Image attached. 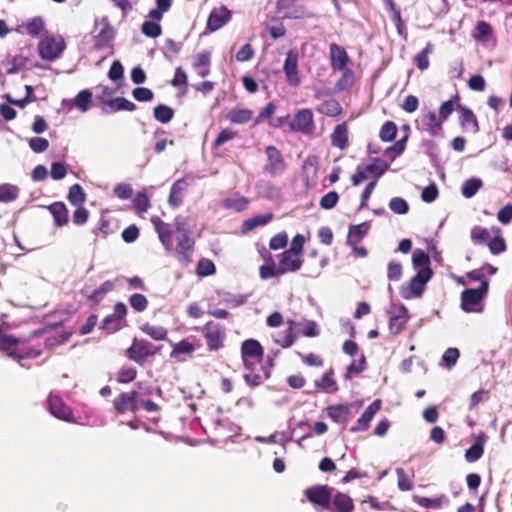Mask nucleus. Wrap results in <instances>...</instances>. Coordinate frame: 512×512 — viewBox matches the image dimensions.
Here are the masks:
<instances>
[{"label":"nucleus","mask_w":512,"mask_h":512,"mask_svg":"<svg viewBox=\"0 0 512 512\" xmlns=\"http://www.w3.org/2000/svg\"><path fill=\"white\" fill-rule=\"evenodd\" d=\"M159 240L167 252H174L177 261L187 267L192 262L195 241L190 235L176 236L177 244H173V229L171 225L163 222L160 218H152Z\"/></svg>","instance_id":"obj_1"},{"label":"nucleus","mask_w":512,"mask_h":512,"mask_svg":"<svg viewBox=\"0 0 512 512\" xmlns=\"http://www.w3.org/2000/svg\"><path fill=\"white\" fill-rule=\"evenodd\" d=\"M334 488L327 484H317L304 490L306 500L318 512H328Z\"/></svg>","instance_id":"obj_2"},{"label":"nucleus","mask_w":512,"mask_h":512,"mask_svg":"<svg viewBox=\"0 0 512 512\" xmlns=\"http://www.w3.org/2000/svg\"><path fill=\"white\" fill-rule=\"evenodd\" d=\"M488 282H482L478 288H468L461 293V307L467 312H480L483 310L482 300L487 295Z\"/></svg>","instance_id":"obj_3"},{"label":"nucleus","mask_w":512,"mask_h":512,"mask_svg":"<svg viewBox=\"0 0 512 512\" xmlns=\"http://www.w3.org/2000/svg\"><path fill=\"white\" fill-rule=\"evenodd\" d=\"M158 348L155 347L152 343L144 340L134 338L132 345L125 350V356L143 366L147 363L150 357H153L157 354Z\"/></svg>","instance_id":"obj_4"},{"label":"nucleus","mask_w":512,"mask_h":512,"mask_svg":"<svg viewBox=\"0 0 512 512\" xmlns=\"http://www.w3.org/2000/svg\"><path fill=\"white\" fill-rule=\"evenodd\" d=\"M433 272L431 268L419 269L406 286H402L400 294L405 299L420 297L425 290L426 283L431 279Z\"/></svg>","instance_id":"obj_5"},{"label":"nucleus","mask_w":512,"mask_h":512,"mask_svg":"<svg viewBox=\"0 0 512 512\" xmlns=\"http://www.w3.org/2000/svg\"><path fill=\"white\" fill-rule=\"evenodd\" d=\"M263 353V347L257 340H245L241 345V357L245 369H257L262 364Z\"/></svg>","instance_id":"obj_6"},{"label":"nucleus","mask_w":512,"mask_h":512,"mask_svg":"<svg viewBox=\"0 0 512 512\" xmlns=\"http://www.w3.org/2000/svg\"><path fill=\"white\" fill-rule=\"evenodd\" d=\"M202 332L208 350L216 351L224 346L226 333L225 329L221 325L213 322H206L202 328Z\"/></svg>","instance_id":"obj_7"},{"label":"nucleus","mask_w":512,"mask_h":512,"mask_svg":"<svg viewBox=\"0 0 512 512\" xmlns=\"http://www.w3.org/2000/svg\"><path fill=\"white\" fill-rule=\"evenodd\" d=\"M140 393L136 390L121 392L113 400V406L118 414L135 413L139 409Z\"/></svg>","instance_id":"obj_8"},{"label":"nucleus","mask_w":512,"mask_h":512,"mask_svg":"<svg viewBox=\"0 0 512 512\" xmlns=\"http://www.w3.org/2000/svg\"><path fill=\"white\" fill-rule=\"evenodd\" d=\"M47 401L49 411L55 418L69 423L76 422L73 410L64 402L60 396L50 394Z\"/></svg>","instance_id":"obj_9"},{"label":"nucleus","mask_w":512,"mask_h":512,"mask_svg":"<svg viewBox=\"0 0 512 512\" xmlns=\"http://www.w3.org/2000/svg\"><path fill=\"white\" fill-rule=\"evenodd\" d=\"M289 126H290V130L293 132H301L303 134H311L315 128L312 111L307 108L299 110L294 115Z\"/></svg>","instance_id":"obj_10"},{"label":"nucleus","mask_w":512,"mask_h":512,"mask_svg":"<svg viewBox=\"0 0 512 512\" xmlns=\"http://www.w3.org/2000/svg\"><path fill=\"white\" fill-rule=\"evenodd\" d=\"M283 71L291 87H298L300 85L301 78L298 71V52L296 50L291 49L287 52Z\"/></svg>","instance_id":"obj_11"},{"label":"nucleus","mask_w":512,"mask_h":512,"mask_svg":"<svg viewBox=\"0 0 512 512\" xmlns=\"http://www.w3.org/2000/svg\"><path fill=\"white\" fill-rule=\"evenodd\" d=\"M101 24L103 25L102 29L94 36L93 48L95 50H102L104 48L111 47V43L116 36V30L109 22L107 16H103L101 18Z\"/></svg>","instance_id":"obj_12"},{"label":"nucleus","mask_w":512,"mask_h":512,"mask_svg":"<svg viewBox=\"0 0 512 512\" xmlns=\"http://www.w3.org/2000/svg\"><path fill=\"white\" fill-rule=\"evenodd\" d=\"M231 17L232 12L226 6L214 8L208 16L206 29L209 32H215L226 25Z\"/></svg>","instance_id":"obj_13"},{"label":"nucleus","mask_w":512,"mask_h":512,"mask_svg":"<svg viewBox=\"0 0 512 512\" xmlns=\"http://www.w3.org/2000/svg\"><path fill=\"white\" fill-rule=\"evenodd\" d=\"M65 49L62 39L50 38L39 43V53L43 59L55 60L60 57Z\"/></svg>","instance_id":"obj_14"},{"label":"nucleus","mask_w":512,"mask_h":512,"mask_svg":"<svg viewBox=\"0 0 512 512\" xmlns=\"http://www.w3.org/2000/svg\"><path fill=\"white\" fill-rule=\"evenodd\" d=\"M267 155L268 164L266 170L271 175H280L285 170V162L281 151L275 146H267L265 149Z\"/></svg>","instance_id":"obj_15"},{"label":"nucleus","mask_w":512,"mask_h":512,"mask_svg":"<svg viewBox=\"0 0 512 512\" xmlns=\"http://www.w3.org/2000/svg\"><path fill=\"white\" fill-rule=\"evenodd\" d=\"M289 325L284 330L273 333V339L277 345L282 348L291 347L299 336L297 331V322H288Z\"/></svg>","instance_id":"obj_16"},{"label":"nucleus","mask_w":512,"mask_h":512,"mask_svg":"<svg viewBox=\"0 0 512 512\" xmlns=\"http://www.w3.org/2000/svg\"><path fill=\"white\" fill-rule=\"evenodd\" d=\"M353 499L347 493L336 491L332 493V500L328 512H354Z\"/></svg>","instance_id":"obj_17"},{"label":"nucleus","mask_w":512,"mask_h":512,"mask_svg":"<svg viewBox=\"0 0 512 512\" xmlns=\"http://www.w3.org/2000/svg\"><path fill=\"white\" fill-rule=\"evenodd\" d=\"M381 400H374L362 413V415L357 420V424L350 428V431L353 433L359 431H366L369 428L370 421L374 418L375 414L381 409Z\"/></svg>","instance_id":"obj_18"},{"label":"nucleus","mask_w":512,"mask_h":512,"mask_svg":"<svg viewBox=\"0 0 512 512\" xmlns=\"http://www.w3.org/2000/svg\"><path fill=\"white\" fill-rule=\"evenodd\" d=\"M194 351L195 346L184 339L172 345L170 358L178 363L186 362L188 359L192 358Z\"/></svg>","instance_id":"obj_19"},{"label":"nucleus","mask_w":512,"mask_h":512,"mask_svg":"<svg viewBox=\"0 0 512 512\" xmlns=\"http://www.w3.org/2000/svg\"><path fill=\"white\" fill-rule=\"evenodd\" d=\"M134 110H136V105L124 97L112 98L105 103V106H101V112L104 115H108L118 111Z\"/></svg>","instance_id":"obj_20"},{"label":"nucleus","mask_w":512,"mask_h":512,"mask_svg":"<svg viewBox=\"0 0 512 512\" xmlns=\"http://www.w3.org/2000/svg\"><path fill=\"white\" fill-rule=\"evenodd\" d=\"M329 50L332 69L334 71H343L349 60L346 50L336 43H332Z\"/></svg>","instance_id":"obj_21"},{"label":"nucleus","mask_w":512,"mask_h":512,"mask_svg":"<svg viewBox=\"0 0 512 512\" xmlns=\"http://www.w3.org/2000/svg\"><path fill=\"white\" fill-rule=\"evenodd\" d=\"M458 111L460 113V125L463 128V130L471 132L473 134L478 133L479 124L473 111L462 105L458 106Z\"/></svg>","instance_id":"obj_22"},{"label":"nucleus","mask_w":512,"mask_h":512,"mask_svg":"<svg viewBox=\"0 0 512 512\" xmlns=\"http://www.w3.org/2000/svg\"><path fill=\"white\" fill-rule=\"evenodd\" d=\"M280 261H279V272L282 274L288 273V272H296L298 271L302 266V260L299 257V255H295L289 252H282L280 254Z\"/></svg>","instance_id":"obj_23"},{"label":"nucleus","mask_w":512,"mask_h":512,"mask_svg":"<svg viewBox=\"0 0 512 512\" xmlns=\"http://www.w3.org/2000/svg\"><path fill=\"white\" fill-rule=\"evenodd\" d=\"M193 182V177L186 176L185 178L175 181L170 189L168 202L170 205L177 207L182 203V193L189 185L188 180Z\"/></svg>","instance_id":"obj_24"},{"label":"nucleus","mask_w":512,"mask_h":512,"mask_svg":"<svg viewBox=\"0 0 512 512\" xmlns=\"http://www.w3.org/2000/svg\"><path fill=\"white\" fill-rule=\"evenodd\" d=\"M247 373L244 374V380L250 387L260 386L264 380L269 378V371L260 364L257 369H246Z\"/></svg>","instance_id":"obj_25"},{"label":"nucleus","mask_w":512,"mask_h":512,"mask_svg":"<svg viewBox=\"0 0 512 512\" xmlns=\"http://www.w3.org/2000/svg\"><path fill=\"white\" fill-rule=\"evenodd\" d=\"M487 437L484 433L479 434L475 437V441L470 448L465 452V459L467 462H475L479 460L484 453V445Z\"/></svg>","instance_id":"obj_26"},{"label":"nucleus","mask_w":512,"mask_h":512,"mask_svg":"<svg viewBox=\"0 0 512 512\" xmlns=\"http://www.w3.org/2000/svg\"><path fill=\"white\" fill-rule=\"evenodd\" d=\"M49 212L54 219L56 227H62L68 223L69 213L66 205L63 202H54L48 206Z\"/></svg>","instance_id":"obj_27"},{"label":"nucleus","mask_w":512,"mask_h":512,"mask_svg":"<svg viewBox=\"0 0 512 512\" xmlns=\"http://www.w3.org/2000/svg\"><path fill=\"white\" fill-rule=\"evenodd\" d=\"M330 138L332 146L341 150L346 149L348 146V126L346 122L338 124L334 128Z\"/></svg>","instance_id":"obj_28"},{"label":"nucleus","mask_w":512,"mask_h":512,"mask_svg":"<svg viewBox=\"0 0 512 512\" xmlns=\"http://www.w3.org/2000/svg\"><path fill=\"white\" fill-rule=\"evenodd\" d=\"M370 223L363 222L358 225H351L347 235V245H356L360 242L369 232Z\"/></svg>","instance_id":"obj_29"},{"label":"nucleus","mask_w":512,"mask_h":512,"mask_svg":"<svg viewBox=\"0 0 512 512\" xmlns=\"http://www.w3.org/2000/svg\"><path fill=\"white\" fill-rule=\"evenodd\" d=\"M248 300L247 294H233L230 292L219 293V303L228 308H236L245 304Z\"/></svg>","instance_id":"obj_30"},{"label":"nucleus","mask_w":512,"mask_h":512,"mask_svg":"<svg viewBox=\"0 0 512 512\" xmlns=\"http://www.w3.org/2000/svg\"><path fill=\"white\" fill-rule=\"evenodd\" d=\"M114 289V283L112 281H105L100 287L94 289L90 294L87 295V299L91 305L100 303L104 297Z\"/></svg>","instance_id":"obj_31"},{"label":"nucleus","mask_w":512,"mask_h":512,"mask_svg":"<svg viewBox=\"0 0 512 512\" xmlns=\"http://www.w3.org/2000/svg\"><path fill=\"white\" fill-rule=\"evenodd\" d=\"M333 369L325 372L319 380L315 381V386L323 389L327 393H335L338 391V385L334 379Z\"/></svg>","instance_id":"obj_32"},{"label":"nucleus","mask_w":512,"mask_h":512,"mask_svg":"<svg viewBox=\"0 0 512 512\" xmlns=\"http://www.w3.org/2000/svg\"><path fill=\"white\" fill-rule=\"evenodd\" d=\"M424 124L427 126V131L432 137L443 135V128L440 119L435 112H429L423 119Z\"/></svg>","instance_id":"obj_33"},{"label":"nucleus","mask_w":512,"mask_h":512,"mask_svg":"<svg viewBox=\"0 0 512 512\" xmlns=\"http://www.w3.org/2000/svg\"><path fill=\"white\" fill-rule=\"evenodd\" d=\"M272 218H273L272 213L255 215L252 218H249L243 222L242 231L248 232V231L255 229L256 227L264 226V225L268 224L272 220Z\"/></svg>","instance_id":"obj_34"},{"label":"nucleus","mask_w":512,"mask_h":512,"mask_svg":"<svg viewBox=\"0 0 512 512\" xmlns=\"http://www.w3.org/2000/svg\"><path fill=\"white\" fill-rule=\"evenodd\" d=\"M93 94L89 89L81 90L73 99L74 106L81 112H87L92 105Z\"/></svg>","instance_id":"obj_35"},{"label":"nucleus","mask_w":512,"mask_h":512,"mask_svg":"<svg viewBox=\"0 0 512 512\" xmlns=\"http://www.w3.org/2000/svg\"><path fill=\"white\" fill-rule=\"evenodd\" d=\"M20 189L18 186L4 183L0 184V202L10 203L15 201L19 196Z\"/></svg>","instance_id":"obj_36"},{"label":"nucleus","mask_w":512,"mask_h":512,"mask_svg":"<svg viewBox=\"0 0 512 512\" xmlns=\"http://www.w3.org/2000/svg\"><path fill=\"white\" fill-rule=\"evenodd\" d=\"M253 112L249 109H231L227 119L234 124H245L252 119Z\"/></svg>","instance_id":"obj_37"},{"label":"nucleus","mask_w":512,"mask_h":512,"mask_svg":"<svg viewBox=\"0 0 512 512\" xmlns=\"http://www.w3.org/2000/svg\"><path fill=\"white\" fill-rule=\"evenodd\" d=\"M153 116L158 122L166 124L173 119L174 110L168 105L159 104L154 107Z\"/></svg>","instance_id":"obj_38"},{"label":"nucleus","mask_w":512,"mask_h":512,"mask_svg":"<svg viewBox=\"0 0 512 512\" xmlns=\"http://www.w3.org/2000/svg\"><path fill=\"white\" fill-rule=\"evenodd\" d=\"M140 329L156 341L165 340L167 336V330L164 327L149 322L143 324Z\"/></svg>","instance_id":"obj_39"},{"label":"nucleus","mask_w":512,"mask_h":512,"mask_svg":"<svg viewBox=\"0 0 512 512\" xmlns=\"http://www.w3.org/2000/svg\"><path fill=\"white\" fill-rule=\"evenodd\" d=\"M423 147L425 154L430 158L432 165L436 168L440 165V149L438 145L432 140H424Z\"/></svg>","instance_id":"obj_40"},{"label":"nucleus","mask_w":512,"mask_h":512,"mask_svg":"<svg viewBox=\"0 0 512 512\" xmlns=\"http://www.w3.org/2000/svg\"><path fill=\"white\" fill-rule=\"evenodd\" d=\"M265 260L267 263L265 265H262L259 270L260 277L262 279H270L275 276L283 275L282 273L279 272V265L276 266L270 253H268V258H265Z\"/></svg>","instance_id":"obj_41"},{"label":"nucleus","mask_w":512,"mask_h":512,"mask_svg":"<svg viewBox=\"0 0 512 512\" xmlns=\"http://www.w3.org/2000/svg\"><path fill=\"white\" fill-rule=\"evenodd\" d=\"M67 199L73 206H81L86 200V194L79 184H74L69 188Z\"/></svg>","instance_id":"obj_42"},{"label":"nucleus","mask_w":512,"mask_h":512,"mask_svg":"<svg viewBox=\"0 0 512 512\" xmlns=\"http://www.w3.org/2000/svg\"><path fill=\"white\" fill-rule=\"evenodd\" d=\"M327 411L329 417L336 423L345 422L349 415L348 406L343 404L329 406Z\"/></svg>","instance_id":"obj_43"},{"label":"nucleus","mask_w":512,"mask_h":512,"mask_svg":"<svg viewBox=\"0 0 512 512\" xmlns=\"http://www.w3.org/2000/svg\"><path fill=\"white\" fill-rule=\"evenodd\" d=\"M413 500L421 507L431 509V508H439L444 502H448V499L445 495H441L437 498L431 499L427 497H422L418 495L413 496Z\"/></svg>","instance_id":"obj_44"},{"label":"nucleus","mask_w":512,"mask_h":512,"mask_svg":"<svg viewBox=\"0 0 512 512\" xmlns=\"http://www.w3.org/2000/svg\"><path fill=\"white\" fill-rule=\"evenodd\" d=\"M492 32L493 30L489 23L479 21L473 31V37L480 42H486L492 36Z\"/></svg>","instance_id":"obj_45"},{"label":"nucleus","mask_w":512,"mask_h":512,"mask_svg":"<svg viewBox=\"0 0 512 512\" xmlns=\"http://www.w3.org/2000/svg\"><path fill=\"white\" fill-rule=\"evenodd\" d=\"M482 180L478 178H471L466 180L461 188L462 195L466 198L473 197L482 186Z\"/></svg>","instance_id":"obj_46"},{"label":"nucleus","mask_w":512,"mask_h":512,"mask_svg":"<svg viewBox=\"0 0 512 512\" xmlns=\"http://www.w3.org/2000/svg\"><path fill=\"white\" fill-rule=\"evenodd\" d=\"M248 204H249L248 199L245 197H242V196L226 198L223 201V206L226 209H232L237 212H241V211H244L245 209H247Z\"/></svg>","instance_id":"obj_47"},{"label":"nucleus","mask_w":512,"mask_h":512,"mask_svg":"<svg viewBox=\"0 0 512 512\" xmlns=\"http://www.w3.org/2000/svg\"><path fill=\"white\" fill-rule=\"evenodd\" d=\"M490 238V233L486 228L474 226L471 229V240L474 244L487 245Z\"/></svg>","instance_id":"obj_48"},{"label":"nucleus","mask_w":512,"mask_h":512,"mask_svg":"<svg viewBox=\"0 0 512 512\" xmlns=\"http://www.w3.org/2000/svg\"><path fill=\"white\" fill-rule=\"evenodd\" d=\"M365 167L368 173L375 176L374 180H378V178H380L389 168V164L379 158H375L372 163L366 165Z\"/></svg>","instance_id":"obj_49"},{"label":"nucleus","mask_w":512,"mask_h":512,"mask_svg":"<svg viewBox=\"0 0 512 512\" xmlns=\"http://www.w3.org/2000/svg\"><path fill=\"white\" fill-rule=\"evenodd\" d=\"M137 376V370L132 366H122L116 373V381L118 383H130L135 380Z\"/></svg>","instance_id":"obj_50"},{"label":"nucleus","mask_w":512,"mask_h":512,"mask_svg":"<svg viewBox=\"0 0 512 512\" xmlns=\"http://www.w3.org/2000/svg\"><path fill=\"white\" fill-rule=\"evenodd\" d=\"M414 269L430 268L429 255L421 249H416L412 255Z\"/></svg>","instance_id":"obj_51"},{"label":"nucleus","mask_w":512,"mask_h":512,"mask_svg":"<svg viewBox=\"0 0 512 512\" xmlns=\"http://www.w3.org/2000/svg\"><path fill=\"white\" fill-rule=\"evenodd\" d=\"M433 46L428 43L425 48L414 57V64L420 70H425L429 67L428 55L432 52Z\"/></svg>","instance_id":"obj_52"},{"label":"nucleus","mask_w":512,"mask_h":512,"mask_svg":"<svg viewBox=\"0 0 512 512\" xmlns=\"http://www.w3.org/2000/svg\"><path fill=\"white\" fill-rule=\"evenodd\" d=\"M318 111L327 116H337L341 113L342 108L338 101L335 99H329L321 104Z\"/></svg>","instance_id":"obj_53"},{"label":"nucleus","mask_w":512,"mask_h":512,"mask_svg":"<svg viewBox=\"0 0 512 512\" xmlns=\"http://www.w3.org/2000/svg\"><path fill=\"white\" fill-rule=\"evenodd\" d=\"M95 90L97 92L95 96V101L99 103L101 106H105V103L112 99L111 96L114 95L116 92L115 89L101 84L96 86Z\"/></svg>","instance_id":"obj_54"},{"label":"nucleus","mask_w":512,"mask_h":512,"mask_svg":"<svg viewBox=\"0 0 512 512\" xmlns=\"http://www.w3.org/2000/svg\"><path fill=\"white\" fill-rule=\"evenodd\" d=\"M216 272L215 264L207 258H201L196 267V273L201 277L213 275Z\"/></svg>","instance_id":"obj_55"},{"label":"nucleus","mask_w":512,"mask_h":512,"mask_svg":"<svg viewBox=\"0 0 512 512\" xmlns=\"http://www.w3.org/2000/svg\"><path fill=\"white\" fill-rule=\"evenodd\" d=\"M397 133V126L392 121H386L379 132V137L384 142H390L394 140Z\"/></svg>","instance_id":"obj_56"},{"label":"nucleus","mask_w":512,"mask_h":512,"mask_svg":"<svg viewBox=\"0 0 512 512\" xmlns=\"http://www.w3.org/2000/svg\"><path fill=\"white\" fill-rule=\"evenodd\" d=\"M390 210L395 214H406L409 211V205L407 201L401 197H393L390 199L388 204Z\"/></svg>","instance_id":"obj_57"},{"label":"nucleus","mask_w":512,"mask_h":512,"mask_svg":"<svg viewBox=\"0 0 512 512\" xmlns=\"http://www.w3.org/2000/svg\"><path fill=\"white\" fill-rule=\"evenodd\" d=\"M297 354L300 357L301 361L307 366L322 367L324 365V359L319 354H315L312 352L308 354L298 352Z\"/></svg>","instance_id":"obj_58"},{"label":"nucleus","mask_w":512,"mask_h":512,"mask_svg":"<svg viewBox=\"0 0 512 512\" xmlns=\"http://www.w3.org/2000/svg\"><path fill=\"white\" fill-rule=\"evenodd\" d=\"M108 77L113 82H122L124 79V67L119 60H114L108 71Z\"/></svg>","instance_id":"obj_59"},{"label":"nucleus","mask_w":512,"mask_h":512,"mask_svg":"<svg viewBox=\"0 0 512 512\" xmlns=\"http://www.w3.org/2000/svg\"><path fill=\"white\" fill-rule=\"evenodd\" d=\"M141 30L145 36L150 38H157L162 33L161 26L153 21H144Z\"/></svg>","instance_id":"obj_60"},{"label":"nucleus","mask_w":512,"mask_h":512,"mask_svg":"<svg viewBox=\"0 0 512 512\" xmlns=\"http://www.w3.org/2000/svg\"><path fill=\"white\" fill-rule=\"evenodd\" d=\"M397 484L401 491H409L413 484L411 478L407 475L403 468H396Z\"/></svg>","instance_id":"obj_61"},{"label":"nucleus","mask_w":512,"mask_h":512,"mask_svg":"<svg viewBox=\"0 0 512 512\" xmlns=\"http://www.w3.org/2000/svg\"><path fill=\"white\" fill-rule=\"evenodd\" d=\"M390 318L389 320H399V319H409L410 315L408 314V309L401 303H392L391 308L389 310Z\"/></svg>","instance_id":"obj_62"},{"label":"nucleus","mask_w":512,"mask_h":512,"mask_svg":"<svg viewBox=\"0 0 512 512\" xmlns=\"http://www.w3.org/2000/svg\"><path fill=\"white\" fill-rule=\"evenodd\" d=\"M354 83V74L351 69L345 68L341 78L337 81L336 86L339 90L349 89Z\"/></svg>","instance_id":"obj_63"},{"label":"nucleus","mask_w":512,"mask_h":512,"mask_svg":"<svg viewBox=\"0 0 512 512\" xmlns=\"http://www.w3.org/2000/svg\"><path fill=\"white\" fill-rule=\"evenodd\" d=\"M129 303L131 307L138 311L142 312L144 311L148 306V300L143 294L135 293L130 296Z\"/></svg>","instance_id":"obj_64"}]
</instances>
